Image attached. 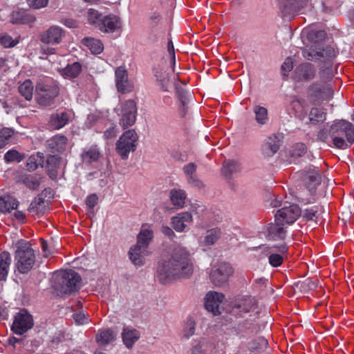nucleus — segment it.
Segmentation results:
<instances>
[{
  "mask_svg": "<svg viewBox=\"0 0 354 354\" xmlns=\"http://www.w3.org/2000/svg\"><path fill=\"white\" fill-rule=\"evenodd\" d=\"M121 335L123 344L129 349L132 348L140 337V331L132 326L124 327Z\"/></svg>",
  "mask_w": 354,
  "mask_h": 354,
  "instance_id": "a878e982",
  "label": "nucleus"
},
{
  "mask_svg": "<svg viewBox=\"0 0 354 354\" xmlns=\"http://www.w3.org/2000/svg\"><path fill=\"white\" fill-rule=\"evenodd\" d=\"M309 0H281L279 8L283 18L290 19L308 7Z\"/></svg>",
  "mask_w": 354,
  "mask_h": 354,
  "instance_id": "ddd939ff",
  "label": "nucleus"
},
{
  "mask_svg": "<svg viewBox=\"0 0 354 354\" xmlns=\"http://www.w3.org/2000/svg\"><path fill=\"white\" fill-rule=\"evenodd\" d=\"M10 263L11 257L10 253L8 252L0 253V281L6 280Z\"/></svg>",
  "mask_w": 354,
  "mask_h": 354,
  "instance_id": "e433bc0d",
  "label": "nucleus"
},
{
  "mask_svg": "<svg viewBox=\"0 0 354 354\" xmlns=\"http://www.w3.org/2000/svg\"><path fill=\"white\" fill-rule=\"evenodd\" d=\"M306 152V147L303 143H297L292 147L291 154L293 157H301Z\"/></svg>",
  "mask_w": 354,
  "mask_h": 354,
  "instance_id": "0e129e2a",
  "label": "nucleus"
},
{
  "mask_svg": "<svg viewBox=\"0 0 354 354\" xmlns=\"http://www.w3.org/2000/svg\"><path fill=\"white\" fill-rule=\"evenodd\" d=\"M196 323L192 318L187 319L183 326L181 337L185 339H189L195 333Z\"/></svg>",
  "mask_w": 354,
  "mask_h": 354,
  "instance_id": "49530a36",
  "label": "nucleus"
},
{
  "mask_svg": "<svg viewBox=\"0 0 354 354\" xmlns=\"http://www.w3.org/2000/svg\"><path fill=\"white\" fill-rule=\"evenodd\" d=\"M308 97L313 104H320L324 101H330L334 95L332 83L316 81L308 88Z\"/></svg>",
  "mask_w": 354,
  "mask_h": 354,
  "instance_id": "423d86ee",
  "label": "nucleus"
},
{
  "mask_svg": "<svg viewBox=\"0 0 354 354\" xmlns=\"http://www.w3.org/2000/svg\"><path fill=\"white\" fill-rule=\"evenodd\" d=\"M281 145L280 136L272 134L269 136L261 147L262 153L265 157L274 156L279 149Z\"/></svg>",
  "mask_w": 354,
  "mask_h": 354,
  "instance_id": "4be33fe9",
  "label": "nucleus"
},
{
  "mask_svg": "<svg viewBox=\"0 0 354 354\" xmlns=\"http://www.w3.org/2000/svg\"><path fill=\"white\" fill-rule=\"evenodd\" d=\"M97 196L95 194H92L87 196L86 199V204L90 209H93L97 203Z\"/></svg>",
  "mask_w": 354,
  "mask_h": 354,
  "instance_id": "774afa93",
  "label": "nucleus"
},
{
  "mask_svg": "<svg viewBox=\"0 0 354 354\" xmlns=\"http://www.w3.org/2000/svg\"><path fill=\"white\" fill-rule=\"evenodd\" d=\"M45 201L41 197L35 198L30 203L28 211L33 215L43 214L45 212Z\"/></svg>",
  "mask_w": 354,
  "mask_h": 354,
  "instance_id": "a18cd8bd",
  "label": "nucleus"
},
{
  "mask_svg": "<svg viewBox=\"0 0 354 354\" xmlns=\"http://www.w3.org/2000/svg\"><path fill=\"white\" fill-rule=\"evenodd\" d=\"M41 178L37 174L31 175L24 174L21 175L17 182L24 184L26 187L30 189H38L40 185Z\"/></svg>",
  "mask_w": 354,
  "mask_h": 354,
  "instance_id": "473e14b6",
  "label": "nucleus"
},
{
  "mask_svg": "<svg viewBox=\"0 0 354 354\" xmlns=\"http://www.w3.org/2000/svg\"><path fill=\"white\" fill-rule=\"evenodd\" d=\"M19 203L13 196L4 195L0 197V212H10L12 209H16Z\"/></svg>",
  "mask_w": 354,
  "mask_h": 354,
  "instance_id": "f704fd0d",
  "label": "nucleus"
},
{
  "mask_svg": "<svg viewBox=\"0 0 354 354\" xmlns=\"http://www.w3.org/2000/svg\"><path fill=\"white\" fill-rule=\"evenodd\" d=\"M302 56L309 61L316 62L334 57L335 50L330 46L315 43L309 47L304 48L302 50Z\"/></svg>",
  "mask_w": 354,
  "mask_h": 354,
  "instance_id": "6e6552de",
  "label": "nucleus"
},
{
  "mask_svg": "<svg viewBox=\"0 0 354 354\" xmlns=\"http://www.w3.org/2000/svg\"><path fill=\"white\" fill-rule=\"evenodd\" d=\"M115 339V335L110 329L99 330L96 335L97 342L102 346H105L113 342Z\"/></svg>",
  "mask_w": 354,
  "mask_h": 354,
  "instance_id": "ea45409f",
  "label": "nucleus"
},
{
  "mask_svg": "<svg viewBox=\"0 0 354 354\" xmlns=\"http://www.w3.org/2000/svg\"><path fill=\"white\" fill-rule=\"evenodd\" d=\"M36 97L41 105L48 106L59 94L57 84L50 78H44L38 81L35 88Z\"/></svg>",
  "mask_w": 354,
  "mask_h": 354,
  "instance_id": "39448f33",
  "label": "nucleus"
},
{
  "mask_svg": "<svg viewBox=\"0 0 354 354\" xmlns=\"http://www.w3.org/2000/svg\"><path fill=\"white\" fill-rule=\"evenodd\" d=\"M318 139L324 142L327 143L329 146L333 147L332 136L330 127H324L321 129L317 134Z\"/></svg>",
  "mask_w": 354,
  "mask_h": 354,
  "instance_id": "5fc2aeb1",
  "label": "nucleus"
},
{
  "mask_svg": "<svg viewBox=\"0 0 354 354\" xmlns=\"http://www.w3.org/2000/svg\"><path fill=\"white\" fill-rule=\"evenodd\" d=\"M254 304V299L250 297H243L237 299L234 303V307L240 312L248 313L250 311Z\"/></svg>",
  "mask_w": 354,
  "mask_h": 354,
  "instance_id": "79ce46f5",
  "label": "nucleus"
},
{
  "mask_svg": "<svg viewBox=\"0 0 354 354\" xmlns=\"http://www.w3.org/2000/svg\"><path fill=\"white\" fill-rule=\"evenodd\" d=\"M75 323L77 325H84L88 324L90 322L88 314H86L83 311L75 313L73 315Z\"/></svg>",
  "mask_w": 354,
  "mask_h": 354,
  "instance_id": "052dcab7",
  "label": "nucleus"
},
{
  "mask_svg": "<svg viewBox=\"0 0 354 354\" xmlns=\"http://www.w3.org/2000/svg\"><path fill=\"white\" fill-rule=\"evenodd\" d=\"M81 156L83 162L86 163H91L98 160L100 156V151L97 145H93L85 149Z\"/></svg>",
  "mask_w": 354,
  "mask_h": 354,
  "instance_id": "4c0bfd02",
  "label": "nucleus"
},
{
  "mask_svg": "<svg viewBox=\"0 0 354 354\" xmlns=\"http://www.w3.org/2000/svg\"><path fill=\"white\" fill-rule=\"evenodd\" d=\"M309 119L313 122H323L326 119V114L318 108H313L309 113Z\"/></svg>",
  "mask_w": 354,
  "mask_h": 354,
  "instance_id": "6e6d98bb",
  "label": "nucleus"
},
{
  "mask_svg": "<svg viewBox=\"0 0 354 354\" xmlns=\"http://www.w3.org/2000/svg\"><path fill=\"white\" fill-rule=\"evenodd\" d=\"M303 181L306 186V189L299 192L298 198L301 201L306 204L313 203L317 187L321 183V176L319 169L313 167L305 170L303 175Z\"/></svg>",
  "mask_w": 354,
  "mask_h": 354,
  "instance_id": "20e7f679",
  "label": "nucleus"
},
{
  "mask_svg": "<svg viewBox=\"0 0 354 354\" xmlns=\"http://www.w3.org/2000/svg\"><path fill=\"white\" fill-rule=\"evenodd\" d=\"M300 214V209L297 205L283 207L275 214L276 222L285 226L289 225L295 222Z\"/></svg>",
  "mask_w": 354,
  "mask_h": 354,
  "instance_id": "4468645a",
  "label": "nucleus"
},
{
  "mask_svg": "<svg viewBox=\"0 0 354 354\" xmlns=\"http://www.w3.org/2000/svg\"><path fill=\"white\" fill-rule=\"evenodd\" d=\"M10 21L15 25H28L32 27L37 21V17L28 10L18 8L11 12Z\"/></svg>",
  "mask_w": 354,
  "mask_h": 354,
  "instance_id": "a211bd4d",
  "label": "nucleus"
},
{
  "mask_svg": "<svg viewBox=\"0 0 354 354\" xmlns=\"http://www.w3.org/2000/svg\"><path fill=\"white\" fill-rule=\"evenodd\" d=\"M286 226L278 222L269 223L266 228L265 234L269 240L284 239L286 235Z\"/></svg>",
  "mask_w": 354,
  "mask_h": 354,
  "instance_id": "5701e85b",
  "label": "nucleus"
},
{
  "mask_svg": "<svg viewBox=\"0 0 354 354\" xmlns=\"http://www.w3.org/2000/svg\"><path fill=\"white\" fill-rule=\"evenodd\" d=\"M82 43L86 46L93 54H100L104 50V45L100 39L93 37H85Z\"/></svg>",
  "mask_w": 354,
  "mask_h": 354,
  "instance_id": "c9c22d12",
  "label": "nucleus"
},
{
  "mask_svg": "<svg viewBox=\"0 0 354 354\" xmlns=\"http://www.w3.org/2000/svg\"><path fill=\"white\" fill-rule=\"evenodd\" d=\"M121 115L119 124L124 129L129 127L133 126L136 120L137 106L136 103L133 100H129L120 104Z\"/></svg>",
  "mask_w": 354,
  "mask_h": 354,
  "instance_id": "9d476101",
  "label": "nucleus"
},
{
  "mask_svg": "<svg viewBox=\"0 0 354 354\" xmlns=\"http://www.w3.org/2000/svg\"><path fill=\"white\" fill-rule=\"evenodd\" d=\"M239 330L243 335L252 336L257 333L260 330V328L254 323L245 322L239 326Z\"/></svg>",
  "mask_w": 354,
  "mask_h": 354,
  "instance_id": "3c124183",
  "label": "nucleus"
},
{
  "mask_svg": "<svg viewBox=\"0 0 354 354\" xmlns=\"http://www.w3.org/2000/svg\"><path fill=\"white\" fill-rule=\"evenodd\" d=\"M322 212V207L317 206L306 209L304 212V217L308 221H316Z\"/></svg>",
  "mask_w": 354,
  "mask_h": 354,
  "instance_id": "4d7b16f0",
  "label": "nucleus"
},
{
  "mask_svg": "<svg viewBox=\"0 0 354 354\" xmlns=\"http://www.w3.org/2000/svg\"><path fill=\"white\" fill-rule=\"evenodd\" d=\"M240 170L241 166L237 161L227 160L223 162L222 173L226 176H231L232 174L236 173Z\"/></svg>",
  "mask_w": 354,
  "mask_h": 354,
  "instance_id": "09e8293b",
  "label": "nucleus"
},
{
  "mask_svg": "<svg viewBox=\"0 0 354 354\" xmlns=\"http://www.w3.org/2000/svg\"><path fill=\"white\" fill-rule=\"evenodd\" d=\"M323 62L324 64L320 67L319 71V81L331 83L334 76L331 58H326Z\"/></svg>",
  "mask_w": 354,
  "mask_h": 354,
  "instance_id": "c756f323",
  "label": "nucleus"
},
{
  "mask_svg": "<svg viewBox=\"0 0 354 354\" xmlns=\"http://www.w3.org/2000/svg\"><path fill=\"white\" fill-rule=\"evenodd\" d=\"M153 237V233L151 226L148 224H143L138 235L137 244L148 248Z\"/></svg>",
  "mask_w": 354,
  "mask_h": 354,
  "instance_id": "7c9ffc66",
  "label": "nucleus"
},
{
  "mask_svg": "<svg viewBox=\"0 0 354 354\" xmlns=\"http://www.w3.org/2000/svg\"><path fill=\"white\" fill-rule=\"evenodd\" d=\"M43 154L37 153V154L31 155L26 162V167L28 171H35L39 165L43 163Z\"/></svg>",
  "mask_w": 354,
  "mask_h": 354,
  "instance_id": "8fccbe9b",
  "label": "nucleus"
},
{
  "mask_svg": "<svg viewBox=\"0 0 354 354\" xmlns=\"http://www.w3.org/2000/svg\"><path fill=\"white\" fill-rule=\"evenodd\" d=\"M18 43V40H14L11 36L7 34L0 35V44L6 48L14 47Z\"/></svg>",
  "mask_w": 354,
  "mask_h": 354,
  "instance_id": "680f3d73",
  "label": "nucleus"
},
{
  "mask_svg": "<svg viewBox=\"0 0 354 354\" xmlns=\"http://www.w3.org/2000/svg\"><path fill=\"white\" fill-rule=\"evenodd\" d=\"M263 252L268 258L270 265L277 268L282 264L284 257L287 254L288 247L286 244L273 245L266 248V250H264Z\"/></svg>",
  "mask_w": 354,
  "mask_h": 354,
  "instance_id": "dca6fc26",
  "label": "nucleus"
},
{
  "mask_svg": "<svg viewBox=\"0 0 354 354\" xmlns=\"http://www.w3.org/2000/svg\"><path fill=\"white\" fill-rule=\"evenodd\" d=\"M67 138L64 136H56L52 138L49 144L55 151L61 152L64 150Z\"/></svg>",
  "mask_w": 354,
  "mask_h": 354,
  "instance_id": "864d4df0",
  "label": "nucleus"
},
{
  "mask_svg": "<svg viewBox=\"0 0 354 354\" xmlns=\"http://www.w3.org/2000/svg\"><path fill=\"white\" fill-rule=\"evenodd\" d=\"M193 272L190 252L184 246L176 245L171 249L168 261L159 263L157 278L162 284H167L174 280L189 278Z\"/></svg>",
  "mask_w": 354,
  "mask_h": 354,
  "instance_id": "f257e3e1",
  "label": "nucleus"
},
{
  "mask_svg": "<svg viewBox=\"0 0 354 354\" xmlns=\"http://www.w3.org/2000/svg\"><path fill=\"white\" fill-rule=\"evenodd\" d=\"M225 299L223 293L210 291L207 293L205 299V306L207 310L216 315L221 313L220 306Z\"/></svg>",
  "mask_w": 354,
  "mask_h": 354,
  "instance_id": "6ab92c4d",
  "label": "nucleus"
},
{
  "mask_svg": "<svg viewBox=\"0 0 354 354\" xmlns=\"http://www.w3.org/2000/svg\"><path fill=\"white\" fill-rule=\"evenodd\" d=\"M333 147L345 149L354 143V126L349 122L341 121L330 126Z\"/></svg>",
  "mask_w": 354,
  "mask_h": 354,
  "instance_id": "f03ea898",
  "label": "nucleus"
},
{
  "mask_svg": "<svg viewBox=\"0 0 354 354\" xmlns=\"http://www.w3.org/2000/svg\"><path fill=\"white\" fill-rule=\"evenodd\" d=\"M19 93L24 98L30 101L32 98L34 86L30 80H26L18 88Z\"/></svg>",
  "mask_w": 354,
  "mask_h": 354,
  "instance_id": "37998d69",
  "label": "nucleus"
},
{
  "mask_svg": "<svg viewBox=\"0 0 354 354\" xmlns=\"http://www.w3.org/2000/svg\"><path fill=\"white\" fill-rule=\"evenodd\" d=\"M176 97L179 100V113L181 116H185L188 111V102L189 98L192 97L190 93H188L183 88L180 87L176 88Z\"/></svg>",
  "mask_w": 354,
  "mask_h": 354,
  "instance_id": "2f4dec72",
  "label": "nucleus"
},
{
  "mask_svg": "<svg viewBox=\"0 0 354 354\" xmlns=\"http://www.w3.org/2000/svg\"><path fill=\"white\" fill-rule=\"evenodd\" d=\"M115 84L117 89L122 93L131 92L133 88V83L129 80L127 70L122 67H118L115 71Z\"/></svg>",
  "mask_w": 354,
  "mask_h": 354,
  "instance_id": "aec40b11",
  "label": "nucleus"
},
{
  "mask_svg": "<svg viewBox=\"0 0 354 354\" xmlns=\"http://www.w3.org/2000/svg\"><path fill=\"white\" fill-rule=\"evenodd\" d=\"M196 171V165L190 162L183 167V171L185 174L189 184L198 189L203 187V183L201 181L195 173Z\"/></svg>",
  "mask_w": 354,
  "mask_h": 354,
  "instance_id": "c85d7f7f",
  "label": "nucleus"
},
{
  "mask_svg": "<svg viewBox=\"0 0 354 354\" xmlns=\"http://www.w3.org/2000/svg\"><path fill=\"white\" fill-rule=\"evenodd\" d=\"M221 231L219 228L215 227L206 232L205 236H201L198 239V244L205 250L216 243L221 238Z\"/></svg>",
  "mask_w": 354,
  "mask_h": 354,
  "instance_id": "bb28decb",
  "label": "nucleus"
},
{
  "mask_svg": "<svg viewBox=\"0 0 354 354\" xmlns=\"http://www.w3.org/2000/svg\"><path fill=\"white\" fill-rule=\"evenodd\" d=\"M122 29L121 18L115 14L110 13L103 17L99 30L103 33H120Z\"/></svg>",
  "mask_w": 354,
  "mask_h": 354,
  "instance_id": "2eb2a0df",
  "label": "nucleus"
},
{
  "mask_svg": "<svg viewBox=\"0 0 354 354\" xmlns=\"http://www.w3.org/2000/svg\"><path fill=\"white\" fill-rule=\"evenodd\" d=\"M315 66L310 63H303L295 68L293 79L297 82L309 81L315 76Z\"/></svg>",
  "mask_w": 354,
  "mask_h": 354,
  "instance_id": "412c9836",
  "label": "nucleus"
},
{
  "mask_svg": "<svg viewBox=\"0 0 354 354\" xmlns=\"http://www.w3.org/2000/svg\"><path fill=\"white\" fill-rule=\"evenodd\" d=\"M169 72L160 66L154 68V75L156 77L157 81L160 82V86L164 91H168L167 84L169 82Z\"/></svg>",
  "mask_w": 354,
  "mask_h": 354,
  "instance_id": "a19ab883",
  "label": "nucleus"
},
{
  "mask_svg": "<svg viewBox=\"0 0 354 354\" xmlns=\"http://www.w3.org/2000/svg\"><path fill=\"white\" fill-rule=\"evenodd\" d=\"M66 37V31L57 25H52L40 32L39 39L46 45L56 46L60 44Z\"/></svg>",
  "mask_w": 354,
  "mask_h": 354,
  "instance_id": "9b49d317",
  "label": "nucleus"
},
{
  "mask_svg": "<svg viewBox=\"0 0 354 354\" xmlns=\"http://www.w3.org/2000/svg\"><path fill=\"white\" fill-rule=\"evenodd\" d=\"M49 3V0H30L28 1V6L30 8L39 10L46 8Z\"/></svg>",
  "mask_w": 354,
  "mask_h": 354,
  "instance_id": "69168bd1",
  "label": "nucleus"
},
{
  "mask_svg": "<svg viewBox=\"0 0 354 354\" xmlns=\"http://www.w3.org/2000/svg\"><path fill=\"white\" fill-rule=\"evenodd\" d=\"M104 16V15H102V13L94 8H89L86 11V19L88 23L97 30L100 28Z\"/></svg>",
  "mask_w": 354,
  "mask_h": 354,
  "instance_id": "58836bf2",
  "label": "nucleus"
},
{
  "mask_svg": "<svg viewBox=\"0 0 354 354\" xmlns=\"http://www.w3.org/2000/svg\"><path fill=\"white\" fill-rule=\"evenodd\" d=\"M233 272L234 270L230 263L219 262L212 266L209 273V279L214 286H221L228 281Z\"/></svg>",
  "mask_w": 354,
  "mask_h": 354,
  "instance_id": "1a4fd4ad",
  "label": "nucleus"
},
{
  "mask_svg": "<svg viewBox=\"0 0 354 354\" xmlns=\"http://www.w3.org/2000/svg\"><path fill=\"white\" fill-rule=\"evenodd\" d=\"M149 254L147 247H142L139 244L135 245L129 250V258L132 263L136 266H142L145 263V259Z\"/></svg>",
  "mask_w": 354,
  "mask_h": 354,
  "instance_id": "393cba45",
  "label": "nucleus"
},
{
  "mask_svg": "<svg viewBox=\"0 0 354 354\" xmlns=\"http://www.w3.org/2000/svg\"><path fill=\"white\" fill-rule=\"evenodd\" d=\"M294 61L292 57H287L281 66V70L283 75L287 76L288 73L292 69Z\"/></svg>",
  "mask_w": 354,
  "mask_h": 354,
  "instance_id": "338daca9",
  "label": "nucleus"
},
{
  "mask_svg": "<svg viewBox=\"0 0 354 354\" xmlns=\"http://www.w3.org/2000/svg\"><path fill=\"white\" fill-rule=\"evenodd\" d=\"M169 198L173 205L176 208H183L185 204L187 194L181 189H172L169 193Z\"/></svg>",
  "mask_w": 354,
  "mask_h": 354,
  "instance_id": "72a5a7b5",
  "label": "nucleus"
},
{
  "mask_svg": "<svg viewBox=\"0 0 354 354\" xmlns=\"http://www.w3.org/2000/svg\"><path fill=\"white\" fill-rule=\"evenodd\" d=\"M35 259V251L28 241L20 240L17 243L15 261L20 273H28L33 268Z\"/></svg>",
  "mask_w": 354,
  "mask_h": 354,
  "instance_id": "7ed1b4c3",
  "label": "nucleus"
},
{
  "mask_svg": "<svg viewBox=\"0 0 354 354\" xmlns=\"http://www.w3.org/2000/svg\"><path fill=\"white\" fill-rule=\"evenodd\" d=\"M256 122L261 125L266 124L268 121V110L263 106L256 105L253 107Z\"/></svg>",
  "mask_w": 354,
  "mask_h": 354,
  "instance_id": "de8ad7c7",
  "label": "nucleus"
},
{
  "mask_svg": "<svg viewBox=\"0 0 354 354\" xmlns=\"http://www.w3.org/2000/svg\"><path fill=\"white\" fill-rule=\"evenodd\" d=\"M23 158L24 156L16 150H9L4 155V159L7 162H10L13 161H17L19 162L23 160Z\"/></svg>",
  "mask_w": 354,
  "mask_h": 354,
  "instance_id": "bf43d9fd",
  "label": "nucleus"
},
{
  "mask_svg": "<svg viewBox=\"0 0 354 354\" xmlns=\"http://www.w3.org/2000/svg\"><path fill=\"white\" fill-rule=\"evenodd\" d=\"M138 135L134 129L125 131L115 145V150L122 160H127L131 152L136 150Z\"/></svg>",
  "mask_w": 354,
  "mask_h": 354,
  "instance_id": "0eeeda50",
  "label": "nucleus"
},
{
  "mask_svg": "<svg viewBox=\"0 0 354 354\" xmlns=\"http://www.w3.org/2000/svg\"><path fill=\"white\" fill-rule=\"evenodd\" d=\"M193 222V216L188 212H183L178 214L171 218V225L178 232H182L185 230L187 224Z\"/></svg>",
  "mask_w": 354,
  "mask_h": 354,
  "instance_id": "b1692460",
  "label": "nucleus"
},
{
  "mask_svg": "<svg viewBox=\"0 0 354 354\" xmlns=\"http://www.w3.org/2000/svg\"><path fill=\"white\" fill-rule=\"evenodd\" d=\"M167 51H168V53L169 55L170 64L171 66V68H170V72L174 73V66L176 64V55H175L174 46L171 39H169L168 41Z\"/></svg>",
  "mask_w": 354,
  "mask_h": 354,
  "instance_id": "e2e57ef3",
  "label": "nucleus"
},
{
  "mask_svg": "<svg viewBox=\"0 0 354 354\" xmlns=\"http://www.w3.org/2000/svg\"><path fill=\"white\" fill-rule=\"evenodd\" d=\"M71 118L70 111H61L53 113L49 121L50 126L55 129H59L66 125Z\"/></svg>",
  "mask_w": 354,
  "mask_h": 354,
  "instance_id": "cd10ccee",
  "label": "nucleus"
},
{
  "mask_svg": "<svg viewBox=\"0 0 354 354\" xmlns=\"http://www.w3.org/2000/svg\"><path fill=\"white\" fill-rule=\"evenodd\" d=\"M14 136V130L10 128H3L0 130V149L11 142Z\"/></svg>",
  "mask_w": 354,
  "mask_h": 354,
  "instance_id": "603ef678",
  "label": "nucleus"
},
{
  "mask_svg": "<svg viewBox=\"0 0 354 354\" xmlns=\"http://www.w3.org/2000/svg\"><path fill=\"white\" fill-rule=\"evenodd\" d=\"M304 103L303 100L295 98L290 103L289 109H291L292 113L297 115L303 111Z\"/></svg>",
  "mask_w": 354,
  "mask_h": 354,
  "instance_id": "13d9d810",
  "label": "nucleus"
},
{
  "mask_svg": "<svg viewBox=\"0 0 354 354\" xmlns=\"http://www.w3.org/2000/svg\"><path fill=\"white\" fill-rule=\"evenodd\" d=\"M33 326V319L32 316L26 310H21L15 316L12 325V330L15 334L22 335Z\"/></svg>",
  "mask_w": 354,
  "mask_h": 354,
  "instance_id": "f3484780",
  "label": "nucleus"
},
{
  "mask_svg": "<svg viewBox=\"0 0 354 354\" xmlns=\"http://www.w3.org/2000/svg\"><path fill=\"white\" fill-rule=\"evenodd\" d=\"M82 71V66L78 62L68 64L62 70V75L66 78H75L79 75Z\"/></svg>",
  "mask_w": 354,
  "mask_h": 354,
  "instance_id": "c03bdc74",
  "label": "nucleus"
},
{
  "mask_svg": "<svg viewBox=\"0 0 354 354\" xmlns=\"http://www.w3.org/2000/svg\"><path fill=\"white\" fill-rule=\"evenodd\" d=\"M81 281V277L73 270H65L60 274L58 283L61 292L65 294L76 291Z\"/></svg>",
  "mask_w": 354,
  "mask_h": 354,
  "instance_id": "f8f14e48",
  "label": "nucleus"
}]
</instances>
